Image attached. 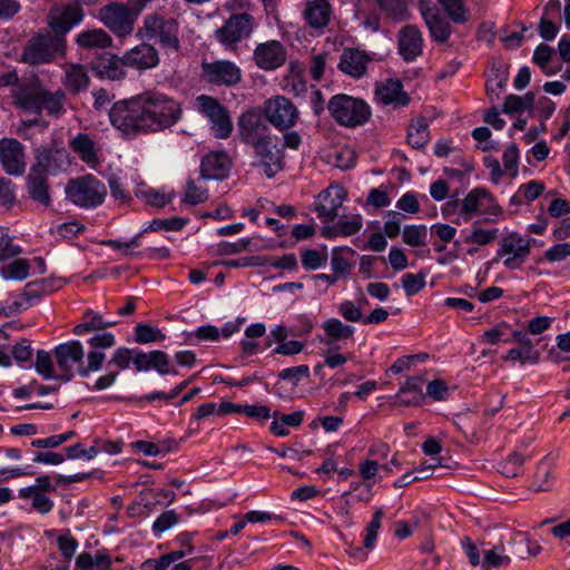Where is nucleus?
Masks as SVG:
<instances>
[{"instance_id": "1", "label": "nucleus", "mask_w": 570, "mask_h": 570, "mask_svg": "<svg viewBox=\"0 0 570 570\" xmlns=\"http://www.w3.org/2000/svg\"><path fill=\"white\" fill-rule=\"evenodd\" d=\"M108 115L117 130L127 137H136L173 127L181 118V107L174 98L148 90L116 101Z\"/></svg>"}, {"instance_id": "2", "label": "nucleus", "mask_w": 570, "mask_h": 570, "mask_svg": "<svg viewBox=\"0 0 570 570\" xmlns=\"http://www.w3.org/2000/svg\"><path fill=\"white\" fill-rule=\"evenodd\" d=\"M11 95L13 104L24 112L39 116L45 109L52 117H59L65 112L66 95L62 90L52 92L38 82H28L13 88Z\"/></svg>"}, {"instance_id": "3", "label": "nucleus", "mask_w": 570, "mask_h": 570, "mask_svg": "<svg viewBox=\"0 0 570 570\" xmlns=\"http://www.w3.org/2000/svg\"><path fill=\"white\" fill-rule=\"evenodd\" d=\"M58 368L62 372L61 379L69 381L75 374L88 376L91 372L100 370L106 355L101 351H89L85 363V352L79 341H70L58 345L53 350Z\"/></svg>"}, {"instance_id": "4", "label": "nucleus", "mask_w": 570, "mask_h": 570, "mask_svg": "<svg viewBox=\"0 0 570 570\" xmlns=\"http://www.w3.org/2000/svg\"><path fill=\"white\" fill-rule=\"evenodd\" d=\"M92 473H77L72 475H61L52 478L43 474L36 478L32 485L23 487L19 490V498L30 499L31 507L40 514L49 513L53 507V501L46 495L48 492H55L57 485H67L83 481L90 478Z\"/></svg>"}, {"instance_id": "5", "label": "nucleus", "mask_w": 570, "mask_h": 570, "mask_svg": "<svg viewBox=\"0 0 570 570\" xmlns=\"http://www.w3.org/2000/svg\"><path fill=\"white\" fill-rule=\"evenodd\" d=\"M257 27L256 19L248 12L232 13L214 31V39L228 50L252 37Z\"/></svg>"}, {"instance_id": "6", "label": "nucleus", "mask_w": 570, "mask_h": 570, "mask_svg": "<svg viewBox=\"0 0 570 570\" xmlns=\"http://www.w3.org/2000/svg\"><path fill=\"white\" fill-rule=\"evenodd\" d=\"M327 109L337 124L351 128L365 124L371 117V108L364 100L344 94L333 96Z\"/></svg>"}, {"instance_id": "7", "label": "nucleus", "mask_w": 570, "mask_h": 570, "mask_svg": "<svg viewBox=\"0 0 570 570\" xmlns=\"http://www.w3.org/2000/svg\"><path fill=\"white\" fill-rule=\"evenodd\" d=\"M178 22L158 13H150L144 18L142 26L137 30L141 39H156L164 48L177 51L179 49Z\"/></svg>"}, {"instance_id": "8", "label": "nucleus", "mask_w": 570, "mask_h": 570, "mask_svg": "<svg viewBox=\"0 0 570 570\" xmlns=\"http://www.w3.org/2000/svg\"><path fill=\"white\" fill-rule=\"evenodd\" d=\"M63 50V37L39 33L32 36L27 41L22 50L21 60L32 66L48 63L55 60L58 55H62Z\"/></svg>"}, {"instance_id": "9", "label": "nucleus", "mask_w": 570, "mask_h": 570, "mask_svg": "<svg viewBox=\"0 0 570 570\" xmlns=\"http://www.w3.org/2000/svg\"><path fill=\"white\" fill-rule=\"evenodd\" d=\"M66 194L69 200L82 208H95L102 204L107 190L105 185L92 175L71 179Z\"/></svg>"}, {"instance_id": "10", "label": "nucleus", "mask_w": 570, "mask_h": 570, "mask_svg": "<svg viewBox=\"0 0 570 570\" xmlns=\"http://www.w3.org/2000/svg\"><path fill=\"white\" fill-rule=\"evenodd\" d=\"M98 19L119 38H126L134 32L137 17L127 3L112 2L101 7Z\"/></svg>"}, {"instance_id": "11", "label": "nucleus", "mask_w": 570, "mask_h": 570, "mask_svg": "<svg viewBox=\"0 0 570 570\" xmlns=\"http://www.w3.org/2000/svg\"><path fill=\"white\" fill-rule=\"evenodd\" d=\"M533 238L524 237L518 233H510L502 237L497 250V259H502L508 269H519L531 254Z\"/></svg>"}, {"instance_id": "12", "label": "nucleus", "mask_w": 570, "mask_h": 570, "mask_svg": "<svg viewBox=\"0 0 570 570\" xmlns=\"http://www.w3.org/2000/svg\"><path fill=\"white\" fill-rule=\"evenodd\" d=\"M255 167L263 169L267 178H274L284 169V151L278 144V138L272 136L261 144L252 147Z\"/></svg>"}, {"instance_id": "13", "label": "nucleus", "mask_w": 570, "mask_h": 570, "mask_svg": "<svg viewBox=\"0 0 570 570\" xmlns=\"http://www.w3.org/2000/svg\"><path fill=\"white\" fill-rule=\"evenodd\" d=\"M237 130L240 141L250 148L273 136L266 118L257 109L246 110L238 117Z\"/></svg>"}, {"instance_id": "14", "label": "nucleus", "mask_w": 570, "mask_h": 570, "mask_svg": "<svg viewBox=\"0 0 570 570\" xmlns=\"http://www.w3.org/2000/svg\"><path fill=\"white\" fill-rule=\"evenodd\" d=\"M198 109L210 121L214 136L227 139L233 131V122L228 110L214 97L200 95L196 99Z\"/></svg>"}, {"instance_id": "15", "label": "nucleus", "mask_w": 570, "mask_h": 570, "mask_svg": "<svg viewBox=\"0 0 570 570\" xmlns=\"http://www.w3.org/2000/svg\"><path fill=\"white\" fill-rule=\"evenodd\" d=\"M263 115L266 120L278 130H287L295 126L298 110L295 105L284 96H276L265 101Z\"/></svg>"}, {"instance_id": "16", "label": "nucleus", "mask_w": 570, "mask_h": 570, "mask_svg": "<svg viewBox=\"0 0 570 570\" xmlns=\"http://www.w3.org/2000/svg\"><path fill=\"white\" fill-rule=\"evenodd\" d=\"M205 80L215 86L234 87L243 79L242 69L233 61L220 59L202 63Z\"/></svg>"}, {"instance_id": "17", "label": "nucleus", "mask_w": 570, "mask_h": 570, "mask_svg": "<svg viewBox=\"0 0 570 570\" xmlns=\"http://www.w3.org/2000/svg\"><path fill=\"white\" fill-rule=\"evenodd\" d=\"M490 198L485 188H473L463 199H450L443 207V214L451 216L458 214L464 222L470 220L475 214H480L481 207Z\"/></svg>"}, {"instance_id": "18", "label": "nucleus", "mask_w": 570, "mask_h": 570, "mask_svg": "<svg viewBox=\"0 0 570 570\" xmlns=\"http://www.w3.org/2000/svg\"><path fill=\"white\" fill-rule=\"evenodd\" d=\"M287 59V51L278 40H267L258 43L253 51V61L264 71H273L282 67Z\"/></svg>"}, {"instance_id": "19", "label": "nucleus", "mask_w": 570, "mask_h": 570, "mask_svg": "<svg viewBox=\"0 0 570 570\" xmlns=\"http://www.w3.org/2000/svg\"><path fill=\"white\" fill-rule=\"evenodd\" d=\"M83 19V11L78 3L56 7L49 11L48 24L57 37H62Z\"/></svg>"}, {"instance_id": "20", "label": "nucleus", "mask_w": 570, "mask_h": 570, "mask_svg": "<svg viewBox=\"0 0 570 570\" xmlns=\"http://www.w3.org/2000/svg\"><path fill=\"white\" fill-rule=\"evenodd\" d=\"M23 149L22 144L14 138L0 139V163L7 174L21 176L24 173Z\"/></svg>"}, {"instance_id": "21", "label": "nucleus", "mask_w": 570, "mask_h": 570, "mask_svg": "<svg viewBox=\"0 0 570 570\" xmlns=\"http://www.w3.org/2000/svg\"><path fill=\"white\" fill-rule=\"evenodd\" d=\"M345 190L340 186H330L318 194L315 210L323 223L333 222L345 199Z\"/></svg>"}, {"instance_id": "22", "label": "nucleus", "mask_w": 570, "mask_h": 570, "mask_svg": "<svg viewBox=\"0 0 570 570\" xmlns=\"http://www.w3.org/2000/svg\"><path fill=\"white\" fill-rule=\"evenodd\" d=\"M160 58L157 49L149 43L142 42L127 50L122 55V62L126 67L145 71L159 65Z\"/></svg>"}, {"instance_id": "23", "label": "nucleus", "mask_w": 570, "mask_h": 570, "mask_svg": "<svg viewBox=\"0 0 570 570\" xmlns=\"http://www.w3.org/2000/svg\"><path fill=\"white\" fill-rule=\"evenodd\" d=\"M423 42L422 32L416 26L406 24L397 33L399 53L407 62L414 61L422 55Z\"/></svg>"}, {"instance_id": "24", "label": "nucleus", "mask_w": 570, "mask_h": 570, "mask_svg": "<svg viewBox=\"0 0 570 570\" xmlns=\"http://www.w3.org/2000/svg\"><path fill=\"white\" fill-rule=\"evenodd\" d=\"M371 62L372 57L364 50H360L357 48H344L337 67L346 76L360 79L365 76Z\"/></svg>"}, {"instance_id": "25", "label": "nucleus", "mask_w": 570, "mask_h": 570, "mask_svg": "<svg viewBox=\"0 0 570 570\" xmlns=\"http://www.w3.org/2000/svg\"><path fill=\"white\" fill-rule=\"evenodd\" d=\"M420 11L431 38L439 43H445L452 33L449 21L441 16L438 9L425 6L423 2H421Z\"/></svg>"}, {"instance_id": "26", "label": "nucleus", "mask_w": 570, "mask_h": 570, "mask_svg": "<svg viewBox=\"0 0 570 570\" xmlns=\"http://www.w3.org/2000/svg\"><path fill=\"white\" fill-rule=\"evenodd\" d=\"M509 343L510 340H502ZM511 341L518 343V348H511L504 356L505 361L520 362L522 364L530 362L537 363L539 361V352L534 348V344L525 332L514 331Z\"/></svg>"}, {"instance_id": "27", "label": "nucleus", "mask_w": 570, "mask_h": 570, "mask_svg": "<svg viewBox=\"0 0 570 570\" xmlns=\"http://www.w3.org/2000/svg\"><path fill=\"white\" fill-rule=\"evenodd\" d=\"M232 159L226 151H210L202 159L200 174L204 179H224L228 176Z\"/></svg>"}, {"instance_id": "28", "label": "nucleus", "mask_w": 570, "mask_h": 570, "mask_svg": "<svg viewBox=\"0 0 570 570\" xmlns=\"http://www.w3.org/2000/svg\"><path fill=\"white\" fill-rule=\"evenodd\" d=\"M333 8L328 0H307L302 12L306 24L313 29H324L331 22Z\"/></svg>"}, {"instance_id": "29", "label": "nucleus", "mask_w": 570, "mask_h": 570, "mask_svg": "<svg viewBox=\"0 0 570 570\" xmlns=\"http://www.w3.org/2000/svg\"><path fill=\"white\" fill-rule=\"evenodd\" d=\"M125 63L122 57L114 53H105L92 62V70L100 79L111 81L122 80L126 77Z\"/></svg>"}, {"instance_id": "30", "label": "nucleus", "mask_w": 570, "mask_h": 570, "mask_svg": "<svg viewBox=\"0 0 570 570\" xmlns=\"http://www.w3.org/2000/svg\"><path fill=\"white\" fill-rule=\"evenodd\" d=\"M375 96L382 105L404 107L410 102L409 95L403 90V85L397 79H387L377 82Z\"/></svg>"}, {"instance_id": "31", "label": "nucleus", "mask_w": 570, "mask_h": 570, "mask_svg": "<svg viewBox=\"0 0 570 570\" xmlns=\"http://www.w3.org/2000/svg\"><path fill=\"white\" fill-rule=\"evenodd\" d=\"M425 382L423 376H411L400 387L394 396L395 404L401 406H420L423 404L425 395L422 385Z\"/></svg>"}, {"instance_id": "32", "label": "nucleus", "mask_w": 570, "mask_h": 570, "mask_svg": "<svg viewBox=\"0 0 570 570\" xmlns=\"http://www.w3.org/2000/svg\"><path fill=\"white\" fill-rule=\"evenodd\" d=\"M118 324L117 320H107L98 312L88 308L83 312L81 322L72 330L75 335H85L89 332L105 331Z\"/></svg>"}, {"instance_id": "33", "label": "nucleus", "mask_w": 570, "mask_h": 570, "mask_svg": "<svg viewBox=\"0 0 570 570\" xmlns=\"http://www.w3.org/2000/svg\"><path fill=\"white\" fill-rule=\"evenodd\" d=\"M324 336L320 337V342L325 345H333L341 341L353 337L355 328L351 325L343 324L338 318H328L322 324Z\"/></svg>"}, {"instance_id": "34", "label": "nucleus", "mask_w": 570, "mask_h": 570, "mask_svg": "<svg viewBox=\"0 0 570 570\" xmlns=\"http://www.w3.org/2000/svg\"><path fill=\"white\" fill-rule=\"evenodd\" d=\"M76 42L85 49H107L112 46L114 40L104 29H91L78 33Z\"/></svg>"}, {"instance_id": "35", "label": "nucleus", "mask_w": 570, "mask_h": 570, "mask_svg": "<svg viewBox=\"0 0 570 570\" xmlns=\"http://www.w3.org/2000/svg\"><path fill=\"white\" fill-rule=\"evenodd\" d=\"M505 542L511 544L514 540L512 537L508 539L501 537L498 543L484 550V559L482 562L484 569H488L489 567L498 568L510 564L511 557L505 552Z\"/></svg>"}, {"instance_id": "36", "label": "nucleus", "mask_w": 570, "mask_h": 570, "mask_svg": "<svg viewBox=\"0 0 570 570\" xmlns=\"http://www.w3.org/2000/svg\"><path fill=\"white\" fill-rule=\"evenodd\" d=\"M28 193L33 200L41 205H50L51 198L46 175L39 174L36 170H30L28 175Z\"/></svg>"}, {"instance_id": "37", "label": "nucleus", "mask_w": 570, "mask_h": 570, "mask_svg": "<svg viewBox=\"0 0 570 570\" xmlns=\"http://www.w3.org/2000/svg\"><path fill=\"white\" fill-rule=\"evenodd\" d=\"M89 75L81 65H68L65 70L63 85L73 94L86 90L89 86Z\"/></svg>"}, {"instance_id": "38", "label": "nucleus", "mask_w": 570, "mask_h": 570, "mask_svg": "<svg viewBox=\"0 0 570 570\" xmlns=\"http://www.w3.org/2000/svg\"><path fill=\"white\" fill-rule=\"evenodd\" d=\"M556 466V461L552 455H546L538 464L534 481H533V489L535 491H549L551 489V481L553 479V470Z\"/></svg>"}, {"instance_id": "39", "label": "nucleus", "mask_w": 570, "mask_h": 570, "mask_svg": "<svg viewBox=\"0 0 570 570\" xmlns=\"http://www.w3.org/2000/svg\"><path fill=\"white\" fill-rule=\"evenodd\" d=\"M70 146L86 164L95 166L98 163L95 142L87 134H78L71 140Z\"/></svg>"}, {"instance_id": "40", "label": "nucleus", "mask_w": 570, "mask_h": 570, "mask_svg": "<svg viewBox=\"0 0 570 570\" xmlns=\"http://www.w3.org/2000/svg\"><path fill=\"white\" fill-rule=\"evenodd\" d=\"M430 140L429 125L424 117H419L407 128V142L415 149L424 148Z\"/></svg>"}, {"instance_id": "41", "label": "nucleus", "mask_w": 570, "mask_h": 570, "mask_svg": "<svg viewBox=\"0 0 570 570\" xmlns=\"http://www.w3.org/2000/svg\"><path fill=\"white\" fill-rule=\"evenodd\" d=\"M303 411H296L291 414H284L278 419V413L275 412L272 414L274 421L271 424V431L273 434L277 436H286L289 431L287 426L297 428L303 422Z\"/></svg>"}, {"instance_id": "42", "label": "nucleus", "mask_w": 570, "mask_h": 570, "mask_svg": "<svg viewBox=\"0 0 570 570\" xmlns=\"http://www.w3.org/2000/svg\"><path fill=\"white\" fill-rule=\"evenodd\" d=\"M30 267L29 261L17 258L0 267V275L4 279L23 281L29 276Z\"/></svg>"}, {"instance_id": "43", "label": "nucleus", "mask_w": 570, "mask_h": 570, "mask_svg": "<svg viewBox=\"0 0 570 570\" xmlns=\"http://www.w3.org/2000/svg\"><path fill=\"white\" fill-rule=\"evenodd\" d=\"M59 153L52 151L47 148L39 149L36 156V164L30 170H36L39 174L48 175L57 169V159Z\"/></svg>"}, {"instance_id": "44", "label": "nucleus", "mask_w": 570, "mask_h": 570, "mask_svg": "<svg viewBox=\"0 0 570 570\" xmlns=\"http://www.w3.org/2000/svg\"><path fill=\"white\" fill-rule=\"evenodd\" d=\"M384 13L394 21H404L409 17L405 0H376Z\"/></svg>"}, {"instance_id": "45", "label": "nucleus", "mask_w": 570, "mask_h": 570, "mask_svg": "<svg viewBox=\"0 0 570 570\" xmlns=\"http://www.w3.org/2000/svg\"><path fill=\"white\" fill-rule=\"evenodd\" d=\"M428 228L425 225H407L402 230V240L411 247H420L426 244Z\"/></svg>"}, {"instance_id": "46", "label": "nucleus", "mask_w": 570, "mask_h": 570, "mask_svg": "<svg viewBox=\"0 0 570 570\" xmlns=\"http://www.w3.org/2000/svg\"><path fill=\"white\" fill-rule=\"evenodd\" d=\"M444 8L449 18L454 23H465L469 20V10L466 9L463 0H438Z\"/></svg>"}, {"instance_id": "47", "label": "nucleus", "mask_w": 570, "mask_h": 570, "mask_svg": "<svg viewBox=\"0 0 570 570\" xmlns=\"http://www.w3.org/2000/svg\"><path fill=\"white\" fill-rule=\"evenodd\" d=\"M166 335L157 327L148 324L139 323L135 327V340L139 344H148L154 342H161Z\"/></svg>"}, {"instance_id": "48", "label": "nucleus", "mask_w": 570, "mask_h": 570, "mask_svg": "<svg viewBox=\"0 0 570 570\" xmlns=\"http://www.w3.org/2000/svg\"><path fill=\"white\" fill-rule=\"evenodd\" d=\"M31 306L32 305L30 304L27 296H24V292L22 291V293L19 295L10 296L6 301L4 306L1 308V313L6 316H12L27 311Z\"/></svg>"}, {"instance_id": "49", "label": "nucleus", "mask_w": 570, "mask_h": 570, "mask_svg": "<svg viewBox=\"0 0 570 570\" xmlns=\"http://www.w3.org/2000/svg\"><path fill=\"white\" fill-rule=\"evenodd\" d=\"M208 198V190L203 186L197 185L193 179H189L186 184V190L183 197V202L189 205H198L206 202Z\"/></svg>"}, {"instance_id": "50", "label": "nucleus", "mask_w": 570, "mask_h": 570, "mask_svg": "<svg viewBox=\"0 0 570 570\" xmlns=\"http://www.w3.org/2000/svg\"><path fill=\"white\" fill-rule=\"evenodd\" d=\"M523 462V456L514 452L510 454L507 460L500 462L499 471L508 478L518 476L522 471Z\"/></svg>"}, {"instance_id": "51", "label": "nucleus", "mask_w": 570, "mask_h": 570, "mask_svg": "<svg viewBox=\"0 0 570 570\" xmlns=\"http://www.w3.org/2000/svg\"><path fill=\"white\" fill-rule=\"evenodd\" d=\"M36 371L46 380L57 379L51 355L42 350L37 352Z\"/></svg>"}, {"instance_id": "52", "label": "nucleus", "mask_w": 570, "mask_h": 570, "mask_svg": "<svg viewBox=\"0 0 570 570\" xmlns=\"http://www.w3.org/2000/svg\"><path fill=\"white\" fill-rule=\"evenodd\" d=\"M402 286L407 296L415 295L425 286V275L424 274H412L405 273L401 278Z\"/></svg>"}, {"instance_id": "53", "label": "nucleus", "mask_w": 570, "mask_h": 570, "mask_svg": "<svg viewBox=\"0 0 570 570\" xmlns=\"http://www.w3.org/2000/svg\"><path fill=\"white\" fill-rule=\"evenodd\" d=\"M404 215L400 212L390 210L385 215L383 234L389 238H395L401 233V224Z\"/></svg>"}, {"instance_id": "54", "label": "nucleus", "mask_w": 570, "mask_h": 570, "mask_svg": "<svg viewBox=\"0 0 570 570\" xmlns=\"http://www.w3.org/2000/svg\"><path fill=\"white\" fill-rule=\"evenodd\" d=\"M498 237V229H483L473 226L471 234L465 238V243L485 246Z\"/></svg>"}, {"instance_id": "55", "label": "nucleus", "mask_w": 570, "mask_h": 570, "mask_svg": "<svg viewBox=\"0 0 570 570\" xmlns=\"http://www.w3.org/2000/svg\"><path fill=\"white\" fill-rule=\"evenodd\" d=\"M309 376V367L307 365H298L286 367L278 373V377L283 381L291 382L294 386L298 384L302 379Z\"/></svg>"}, {"instance_id": "56", "label": "nucleus", "mask_w": 570, "mask_h": 570, "mask_svg": "<svg viewBox=\"0 0 570 570\" xmlns=\"http://www.w3.org/2000/svg\"><path fill=\"white\" fill-rule=\"evenodd\" d=\"M73 435H75L73 431H67L62 434L51 435L49 438L33 440L31 442V445L33 448H39V449H53V448H58L62 443L67 442Z\"/></svg>"}, {"instance_id": "57", "label": "nucleus", "mask_w": 570, "mask_h": 570, "mask_svg": "<svg viewBox=\"0 0 570 570\" xmlns=\"http://www.w3.org/2000/svg\"><path fill=\"white\" fill-rule=\"evenodd\" d=\"M21 253L20 246L13 244V238L8 234L0 235V264L17 257Z\"/></svg>"}, {"instance_id": "58", "label": "nucleus", "mask_w": 570, "mask_h": 570, "mask_svg": "<svg viewBox=\"0 0 570 570\" xmlns=\"http://www.w3.org/2000/svg\"><path fill=\"white\" fill-rule=\"evenodd\" d=\"M570 256V244L560 243L551 246L543 254V258L548 262H561Z\"/></svg>"}, {"instance_id": "59", "label": "nucleus", "mask_w": 570, "mask_h": 570, "mask_svg": "<svg viewBox=\"0 0 570 570\" xmlns=\"http://www.w3.org/2000/svg\"><path fill=\"white\" fill-rule=\"evenodd\" d=\"M396 207L411 215H415L420 212V203L414 193L407 191L405 193L397 202Z\"/></svg>"}, {"instance_id": "60", "label": "nucleus", "mask_w": 570, "mask_h": 570, "mask_svg": "<svg viewBox=\"0 0 570 570\" xmlns=\"http://www.w3.org/2000/svg\"><path fill=\"white\" fill-rule=\"evenodd\" d=\"M250 244L249 238H242L235 243L222 242L217 245L219 255H234L244 252Z\"/></svg>"}, {"instance_id": "61", "label": "nucleus", "mask_w": 570, "mask_h": 570, "mask_svg": "<svg viewBox=\"0 0 570 570\" xmlns=\"http://www.w3.org/2000/svg\"><path fill=\"white\" fill-rule=\"evenodd\" d=\"M178 522V515L174 510L163 512L154 522L153 530L155 532H165Z\"/></svg>"}, {"instance_id": "62", "label": "nucleus", "mask_w": 570, "mask_h": 570, "mask_svg": "<svg viewBox=\"0 0 570 570\" xmlns=\"http://www.w3.org/2000/svg\"><path fill=\"white\" fill-rule=\"evenodd\" d=\"M326 262V256L315 249H306L302 254V264L306 269H317Z\"/></svg>"}, {"instance_id": "63", "label": "nucleus", "mask_w": 570, "mask_h": 570, "mask_svg": "<svg viewBox=\"0 0 570 570\" xmlns=\"http://www.w3.org/2000/svg\"><path fill=\"white\" fill-rule=\"evenodd\" d=\"M363 226V219L360 215H354L347 220H341L337 223L340 234L343 236H352L361 230Z\"/></svg>"}, {"instance_id": "64", "label": "nucleus", "mask_w": 570, "mask_h": 570, "mask_svg": "<svg viewBox=\"0 0 570 570\" xmlns=\"http://www.w3.org/2000/svg\"><path fill=\"white\" fill-rule=\"evenodd\" d=\"M544 185L537 180H531L524 185H521L519 193L527 202L535 200L544 190Z\"/></svg>"}]
</instances>
